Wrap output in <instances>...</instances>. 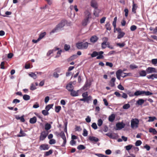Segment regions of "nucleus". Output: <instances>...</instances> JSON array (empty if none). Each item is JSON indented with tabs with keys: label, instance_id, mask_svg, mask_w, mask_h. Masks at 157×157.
<instances>
[{
	"label": "nucleus",
	"instance_id": "nucleus-26",
	"mask_svg": "<svg viewBox=\"0 0 157 157\" xmlns=\"http://www.w3.org/2000/svg\"><path fill=\"white\" fill-rule=\"evenodd\" d=\"M23 99L25 101H28L30 99V96L27 94H24L23 96Z\"/></svg>",
	"mask_w": 157,
	"mask_h": 157
},
{
	"label": "nucleus",
	"instance_id": "nucleus-40",
	"mask_svg": "<svg viewBox=\"0 0 157 157\" xmlns=\"http://www.w3.org/2000/svg\"><path fill=\"white\" fill-rule=\"evenodd\" d=\"M61 109V107L60 106L55 107V110L56 113H59Z\"/></svg>",
	"mask_w": 157,
	"mask_h": 157
},
{
	"label": "nucleus",
	"instance_id": "nucleus-32",
	"mask_svg": "<svg viewBox=\"0 0 157 157\" xmlns=\"http://www.w3.org/2000/svg\"><path fill=\"white\" fill-rule=\"evenodd\" d=\"M51 125L49 123H47L45 125V129L46 130H48L51 128Z\"/></svg>",
	"mask_w": 157,
	"mask_h": 157
},
{
	"label": "nucleus",
	"instance_id": "nucleus-33",
	"mask_svg": "<svg viewBox=\"0 0 157 157\" xmlns=\"http://www.w3.org/2000/svg\"><path fill=\"white\" fill-rule=\"evenodd\" d=\"M148 118L149 119L148 120V121L149 122L153 121L156 119L155 117H148Z\"/></svg>",
	"mask_w": 157,
	"mask_h": 157
},
{
	"label": "nucleus",
	"instance_id": "nucleus-17",
	"mask_svg": "<svg viewBox=\"0 0 157 157\" xmlns=\"http://www.w3.org/2000/svg\"><path fill=\"white\" fill-rule=\"evenodd\" d=\"M104 52L103 51H100L98 52V56L96 57L97 59H103L104 58V56L102 55Z\"/></svg>",
	"mask_w": 157,
	"mask_h": 157
},
{
	"label": "nucleus",
	"instance_id": "nucleus-20",
	"mask_svg": "<svg viewBox=\"0 0 157 157\" xmlns=\"http://www.w3.org/2000/svg\"><path fill=\"white\" fill-rule=\"evenodd\" d=\"M24 117V116H22L21 117H20L18 116H16L15 118L17 120H20L21 122H24L25 121V120Z\"/></svg>",
	"mask_w": 157,
	"mask_h": 157
},
{
	"label": "nucleus",
	"instance_id": "nucleus-53",
	"mask_svg": "<svg viewBox=\"0 0 157 157\" xmlns=\"http://www.w3.org/2000/svg\"><path fill=\"white\" fill-rule=\"evenodd\" d=\"M53 76L55 78H58L59 77V75L57 73V72H54L53 74Z\"/></svg>",
	"mask_w": 157,
	"mask_h": 157
},
{
	"label": "nucleus",
	"instance_id": "nucleus-12",
	"mask_svg": "<svg viewBox=\"0 0 157 157\" xmlns=\"http://www.w3.org/2000/svg\"><path fill=\"white\" fill-rule=\"evenodd\" d=\"M66 88L69 91H70L72 90L74 88L73 86L72 85L71 83H69L67 84L66 86Z\"/></svg>",
	"mask_w": 157,
	"mask_h": 157
},
{
	"label": "nucleus",
	"instance_id": "nucleus-44",
	"mask_svg": "<svg viewBox=\"0 0 157 157\" xmlns=\"http://www.w3.org/2000/svg\"><path fill=\"white\" fill-rule=\"evenodd\" d=\"M42 113L44 116H46L48 115L49 114L48 111L46 110H43L42 111Z\"/></svg>",
	"mask_w": 157,
	"mask_h": 157
},
{
	"label": "nucleus",
	"instance_id": "nucleus-28",
	"mask_svg": "<svg viewBox=\"0 0 157 157\" xmlns=\"http://www.w3.org/2000/svg\"><path fill=\"white\" fill-rule=\"evenodd\" d=\"M91 98V97L90 96L87 98H83L80 99V100L88 102L89 100H90Z\"/></svg>",
	"mask_w": 157,
	"mask_h": 157
},
{
	"label": "nucleus",
	"instance_id": "nucleus-55",
	"mask_svg": "<svg viewBox=\"0 0 157 157\" xmlns=\"http://www.w3.org/2000/svg\"><path fill=\"white\" fill-rule=\"evenodd\" d=\"M106 17H103L100 19V23L101 24H103L104 23Z\"/></svg>",
	"mask_w": 157,
	"mask_h": 157
},
{
	"label": "nucleus",
	"instance_id": "nucleus-23",
	"mask_svg": "<svg viewBox=\"0 0 157 157\" xmlns=\"http://www.w3.org/2000/svg\"><path fill=\"white\" fill-rule=\"evenodd\" d=\"M149 132L151 133H152L154 135H156L157 134V131L155 129L152 128H149Z\"/></svg>",
	"mask_w": 157,
	"mask_h": 157
},
{
	"label": "nucleus",
	"instance_id": "nucleus-60",
	"mask_svg": "<svg viewBox=\"0 0 157 157\" xmlns=\"http://www.w3.org/2000/svg\"><path fill=\"white\" fill-rule=\"evenodd\" d=\"M144 148L146 149L147 150V151H149L150 149V146L147 144H146L145 146H144Z\"/></svg>",
	"mask_w": 157,
	"mask_h": 157
},
{
	"label": "nucleus",
	"instance_id": "nucleus-34",
	"mask_svg": "<svg viewBox=\"0 0 157 157\" xmlns=\"http://www.w3.org/2000/svg\"><path fill=\"white\" fill-rule=\"evenodd\" d=\"M46 33L45 32H44L43 33H41L40 35L39 39L40 40L42 38H43L44 36L46 35Z\"/></svg>",
	"mask_w": 157,
	"mask_h": 157
},
{
	"label": "nucleus",
	"instance_id": "nucleus-62",
	"mask_svg": "<svg viewBox=\"0 0 157 157\" xmlns=\"http://www.w3.org/2000/svg\"><path fill=\"white\" fill-rule=\"evenodd\" d=\"M20 102V100L17 99H15L13 100V103L17 104Z\"/></svg>",
	"mask_w": 157,
	"mask_h": 157
},
{
	"label": "nucleus",
	"instance_id": "nucleus-2",
	"mask_svg": "<svg viewBox=\"0 0 157 157\" xmlns=\"http://www.w3.org/2000/svg\"><path fill=\"white\" fill-rule=\"evenodd\" d=\"M90 44L87 42L83 43L82 42L78 43L76 44V47L79 49H86L88 47V44Z\"/></svg>",
	"mask_w": 157,
	"mask_h": 157
},
{
	"label": "nucleus",
	"instance_id": "nucleus-35",
	"mask_svg": "<svg viewBox=\"0 0 157 157\" xmlns=\"http://www.w3.org/2000/svg\"><path fill=\"white\" fill-rule=\"evenodd\" d=\"M86 147L83 145H79L77 147V148L79 150H82L85 149Z\"/></svg>",
	"mask_w": 157,
	"mask_h": 157
},
{
	"label": "nucleus",
	"instance_id": "nucleus-3",
	"mask_svg": "<svg viewBox=\"0 0 157 157\" xmlns=\"http://www.w3.org/2000/svg\"><path fill=\"white\" fill-rule=\"evenodd\" d=\"M65 23L64 20H62L61 21L58 25H56V27L53 29L51 33H54L59 29H61L65 25Z\"/></svg>",
	"mask_w": 157,
	"mask_h": 157
},
{
	"label": "nucleus",
	"instance_id": "nucleus-4",
	"mask_svg": "<svg viewBox=\"0 0 157 157\" xmlns=\"http://www.w3.org/2000/svg\"><path fill=\"white\" fill-rule=\"evenodd\" d=\"M139 121L138 119L135 118L132 119L131 121V127L132 128H137L138 127Z\"/></svg>",
	"mask_w": 157,
	"mask_h": 157
},
{
	"label": "nucleus",
	"instance_id": "nucleus-27",
	"mask_svg": "<svg viewBox=\"0 0 157 157\" xmlns=\"http://www.w3.org/2000/svg\"><path fill=\"white\" fill-rule=\"evenodd\" d=\"M144 102V101L143 99H139L136 102L139 105H141L143 104Z\"/></svg>",
	"mask_w": 157,
	"mask_h": 157
},
{
	"label": "nucleus",
	"instance_id": "nucleus-56",
	"mask_svg": "<svg viewBox=\"0 0 157 157\" xmlns=\"http://www.w3.org/2000/svg\"><path fill=\"white\" fill-rule=\"evenodd\" d=\"M117 45L120 47H122L125 46V44L124 43H117Z\"/></svg>",
	"mask_w": 157,
	"mask_h": 157
},
{
	"label": "nucleus",
	"instance_id": "nucleus-37",
	"mask_svg": "<svg viewBox=\"0 0 157 157\" xmlns=\"http://www.w3.org/2000/svg\"><path fill=\"white\" fill-rule=\"evenodd\" d=\"M98 55V52H97L96 51H94L93 52L92 54L91 55V56L92 57H94Z\"/></svg>",
	"mask_w": 157,
	"mask_h": 157
},
{
	"label": "nucleus",
	"instance_id": "nucleus-30",
	"mask_svg": "<svg viewBox=\"0 0 157 157\" xmlns=\"http://www.w3.org/2000/svg\"><path fill=\"white\" fill-rule=\"evenodd\" d=\"M137 6L136 4L133 3L132 8V12H134V13H136V10L137 9Z\"/></svg>",
	"mask_w": 157,
	"mask_h": 157
},
{
	"label": "nucleus",
	"instance_id": "nucleus-45",
	"mask_svg": "<svg viewBox=\"0 0 157 157\" xmlns=\"http://www.w3.org/2000/svg\"><path fill=\"white\" fill-rule=\"evenodd\" d=\"M151 63L154 65H156L157 66V59H153L151 60Z\"/></svg>",
	"mask_w": 157,
	"mask_h": 157
},
{
	"label": "nucleus",
	"instance_id": "nucleus-18",
	"mask_svg": "<svg viewBox=\"0 0 157 157\" xmlns=\"http://www.w3.org/2000/svg\"><path fill=\"white\" fill-rule=\"evenodd\" d=\"M144 91H140V90H138L137 91H136L134 94V95L135 96H139L142 94H144Z\"/></svg>",
	"mask_w": 157,
	"mask_h": 157
},
{
	"label": "nucleus",
	"instance_id": "nucleus-61",
	"mask_svg": "<svg viewBox=\"0 0 157 157\" xmlns=\"http://www.w3.org/2000/svg\"><path fill=\"white\" fill-rule=\"evenodd\" d=\"M117 88L119 89H120V90H124V87L121 84H120L118 86Z\"/></svg>",
	"mask_w": 157,
	"mask_h": 157
},
{
	"label": "nucleus",
	"instance_id": "nucleus-31",
	"mask_svg": "<svg viewBox=\"0 0 157 157\" xmlns=\"http://www.w3.org/2000/svg\"><path fill=\"white\" fill-rule=\"evenodd\" d=\"M117 19V17H115L114 19V20H113V23H112L114 27V30L116 28V24Z\"/></svg>",
	"mask_w": 157,
	"mask_h": 157
},
{
	"label": "nucleus",
	"instance_id": "nucleus-22",
	"mask_svg": "<svg viewBox=\"0 0 157 157\" xmlns=\"http://www.w3.org/2000/svg\"><path fill=\"white\" fill-rule=\"evenodd\" d=\"M115 118V115L114 114H112L109 117V120L110 122H113Z\"/></svg>",
	"mask_w": 157,
	"mask_h": 157
},
{
	"label": "nucleus",
	"instance_id": "nucleus-59",
	"mask_svg": "<svg viewBox=\"0 0 157 157\" xmlns=\"http://www.w3.org/2000/svg\"><path fill=\"white\" fill-rule=\"evenodd\" d=\"M36 87H35V86L34 84H31L30 89L31 90H34L36 89Z\"/></svg>",
	"mask_w": 157,
	"mask_h": 157
},
{
	"label": "nucleus",
	"instance_id": "nucleus-15",
	"mask_svg": "<svg viewBox=\"0 0 157 157\" xmlns=\"http://www.w3.org/2000/svg\"><path fill=\"white\" fill-rule=\"evenodd\" d=\"M147 72L146 71H144V70H141V71H139V74L140 76L141 77H144L146 75H147Z\"/></svg>",
	"mask_w": 157,
	"mask_h": 157
},
{
	"label": "nucleus",
	"instance_id": "nucleus-48",
	"mask_svg": "<svg viewBox=\"0 0 157 157\" xmlns=\"http://www.w3.org/2000/svg\"><path fill=\"white\" fill-rule=\"evenodd\" d=\"M138 67L137 66H136L135 65H133V64H131L130 65V68L131 69H134L135 68H138Z\"/></svg>",
	"mask_w": 157,
	"mask_h": 157
},
{
	"label": "nucleus",
	"instance_id": "nucleus-63",
	"mask_svg": "<svg viewBox=\"0 0 157 157\" xmlns=\"http://www.w3.org/2000/svg\"><path fill=\"white\" fill-rule=\"evenodd\" d=\"M76 142L74 140H72L70 142V144L72 146L75 144Z\"/></svg>",
	"mask_w": 157,
	"mask_h": 157
},
{
	"label": "nucleus",
	"instance_id": "nucleus-8",
	"mask_svg": "<svg viewBox=\"0 0 157 157\" xmlns=\"http://www.w3.org/2000/svg\"><path fill=\"white\" fill-rule=\"evenodd\" d=\"M49 148L48 145L47 144H44L41 145L39 147L40 149L41 150H48Z\"/></svg>",
	"mask_w": 157,
	"mask_h": 157
},
{
	"label": "nucleus",
	"instance_id": "nucleus-14",
	"mask_svg": "<svg viewBox=\"0 0 157 157\" xmlns=\"http://www.w3.org/2000/svg\"><path fill=\"white\" fill-rule=\"evenodd\" d=\"M116 81V78L115 77L112 78L109 82V85L112 87H114L115 85V82Z\"/></svg>",
	"mask_w": 157,
	"mask_h": 157
},
{
	"label": "nucleus",
	"instance_id": "nucleus-52",
	"mask_svg": "<svg viewBox=\"0 0 157 157\" xmlns=\"http://www.w3.org/2000/svg\"><path fill=\"white\" fill-rule=\"evenodd\" d=\"M144 94H145L146 95H151L153 94L152 93H151L149 91H144Z\"/></svg>",
	"mask_w": 157,
	"mask_h": 157
},
{
	"label": "nucleus",
	"instance_id": "nucleus-42",
	"mask_svg": "<svg viewBox=\"0 0 157 157\" xmlns=\"http://www.w3.org/2000/svg\"><path fill=\"white\" fill-rule=\"evenodd\" d=\"M130 107V105L128 104H127L124 105L123 106V108L124 109H127L129 108Z\"/></svg>",
	"mask_w": 157,
	"mask_h": 157
},
{
	"label": "nucleus",
	"instance_id": "nucleus-41",
	"mask_svg": "<svg viewBox=\"0 0 157 157\" xmlns=\"http://www.w3.org/2000/svg\"><path fill=\"white\" fill-rule=\"evenodd\" d=\"M132 147H133L132 145L130 144V145H128L125 146V147L127 151H128L130 150Z\"/></svg>",
	"mask_w": 157,
	"mask_h": 157
},
{
	"label": "nucleus",
	"instance_id": "nucleus-11",
	"mask_svg": "<svg viewBox=\"0 0 157 157\" xmlns=\"http://www.w3.org/2000/svg\"><path fill=\"white\" fill-rule=\"evenodd\" d=\"M123 71L121 69H119L117 70L116 72V75L117 78L119 79H120L121 76H122L121 74L122 73Z\"/></svg>",
	"mask_w": 157,
	"mask_h": 157
},
{
	"label": "nucleus",
	"instance_id": "nucleus-46",
	"mask_svg": "<svg viewBox=\"0 0 157 157\" xmlns=\"http://www.w3.org/2000/svg\"><path fill=\"white\" fill-rule=\"evenodd\" d=\"M70 46L69 45L65 44L64 45V49L66 51L70 49Z\"/></svg>",
	"mask_w": 157,
	"mask_h": 157
},
{
	"label": "nucleus",
	"instance_id": "nucleus-54",
	"mask_svg": "<svg viewBox=\"0 0 157 157\" xmlns=\"http://www.w3.org/2000/svg\"><path fill=\"white\" fill-rule=\"evenodd\" d=\"M92 128L94 129H96L98 127L96 123H93L91 125Z\"/></svg>",
	"mask_w": 157,
	"mask_h": 157
},
{
	"label": "nucleus",
	"instance_id": "nucleus-57",
	"mask_svg": "<svg viewBox=\"0 0 157 157\" xmlns=\"http://www.w3.org/2000/svg\"><path fill=\"white\" fill-rule=\"evenodd\" d=\"M105 65L106 66H109L110 67H112L113 66V64L111 63L107 62L106 63Z\"/></svg>",
	"mask_w": 157,
	"mask_h": 157
},
{
	"label": "nucleus",
	"instance_id": "nucleus-21",
	"mask_svg": "<svg viewBox=\"0 0 157 157\" xmlns=\"http://www.w3.org/2000/svg\"><path fill=\"white\" fill-rule=\"evenodd\" d=\"M125 33L124 32H122L118 33V35L117 38L118 39H120L122 38L125 35Z\"/></svg>",
	"mask_w": 157,
	"mask_h": 157
},
{
	"label": "nucleus",
	"instance_id": "nucleus-5",
	"mask_svg": "<svg viewBox=\"0 0 157 157\" xmlns=\"http://www.w3.org/2000/svg\"><path fill=\"white\" fill-rule=\"evenodd\" d=\"M146 71L147 74L157 72V70L155 68L150 67L147 68L146 69Z\"/></svg>",
	"mask_w": 157,
	"mask_h": 157
},
{
	"label": "nucleus",
	"instance_id": "nucleus-64",
	"mask_svg": "<svg viewBox=\"0 0 157 157\" xmlns=\"http://www.w3.org/2000/svg\"><path fill=\"white\" fill-rule=\"evenodd\" d=\"M87 123H89L91 121V119L90 118L89 116H88L85 119Z\"/></svg>",
	"mask_w": 157,
	"mask_h": 157
},
{
	"label": "nucleus",
	"instance_id": "nucleus-43",
	"mask_svg": "<svg viewBox=\"0 0 157 157\" xmlns=\"http://www.w3.org/2000/svg\"><path fill=\"white\" fill-rule=\"evenodd\" d=\"M83 133L82 135L84 136H86L88 135V132L85 128L83 129Z\"/></svg>",
	"mask_w": 157,
	"mask_h": 157
},
{
	"label": "nucleus",
	"instance_id": "nucleus-9",
	"mask_svg": "<svg viewBox=\"0 0 157 157\" xmlns=\"http://www.w3.org/2000/svg\"><path fill=\"white\" fill-rule=\"evenodd\" d=\"M90 5L95 9H97L98 8V5L97 2L95 0H92L90 2Z\"/></svg>",
	"mask_w": 157,
	"mask_h": 157
},
{
	"label": "nucleus",
	"instance_id": "nucleus-19",
	"mask_svg": "<svg viewBox=\"0 0 157 157\" xmlns=\"http://www.w3.org/2000/svg\"><path fill=\"white\" fill-rule=\"evenodd\" d=\"M20 133L21 134H18L17 135V136L21 137L22 136H26V134L22 130V129L21 128Z\"/></svg>",
	"mask_w": 157,
	"mask_h": 157
},
{
	"label": "nucleus",
	"instance_id": "nucleus-38",
	"mask_svg": "<svg viewBox=\"0 0 157 157\" xmlns=\"http://www.w3.org/2000/svg\"><path fill=\"white\" fill-rule=\"evenodd\" d=\"M53 104H49L46 106L45 109L47 110L48 111L49 109L52 108Z\"/></svg>",
	"mask_w": 157,
	"mask_h": 157
},
{
	"label": "nucleus",
	"instance_id": "nucleus-6",
	"mask_svg": "<svg viewBox=\"0 0 157 157\" xmlns=\"http://www.w3.org/2000/svg\"><path fill=\"white\" fill-rule=\"evenodd\" d=\"M48 133L46 131H44L42 132L40 134V140H43L46 137L48 134Z\"/></svg>",
	"mask_w": 157,
	"mask_h": 157
},
{
	"label": "nucleus",
	"instance_id": "nucleus-36",
	"mask_svg": "<svg viewBox=\"0 0 157 157\" xmlns=\"http://www.w3.org/2000/svg\"><path fill=\"white\" fill-rule=\"evenodd\" d=\"M99 10L96 9L94 10V14L96 17H98L99 16Z\"/></svg>",
	"mask_w": 157,
	"mask_h": 157
},
{
	"label": "nucleus",
	"instance_id": "nucleus-25",
	"mask_svg": "<svg viewBox=\"0 0 157 157\" xmlns=\"http://www.w3.org/2000/svg\"><path fill=\"white\" fill-rule=\"evenodd\" d=\"M71 92V96H78V93L75 91V90H72L71 91H70Z\"/></svg>",
	"mask_w": 157,
	"mask_h": 157
},
{
	"label": "nucleus",
	"instance_id": "nucleus-10",
	"mask_svg": "<svg viewBox=\"0 0 157 157\" xmlns=\"http://www.w3.org/2000/svg\"><path fill=\"white\" fill-rule=\"evenodd\" d=\"M98 39V38L96 35L92 36L90 39V42L93 43L96 42Z\"/></svg>",
	"mask_w": 157,
	"mask_h": 157
},
{
	"label": "nucleus",
	"instance_id": "nucleus-49",
	"mask_svg": "<svg viewBox=\"0 0 157 157\" xmlns=\"http://www.w3.org/2000/svg\"><path fill=\"white\" fill-rule=\"evenodd\" d=\"M142 142L141 140H137L135 143V145L136 146H139L142 144Z\"/></svg>",
	"mask_w": 157,
	"mask_h": 157
},
{
	"label": "nucleus",
	"instance_id": "nucleus-7",
	"mask_svg": "<svg viewBox=\"0 0 157 157\" xmlns=\"http://www.w3.org/2000/svg\"><path fill=\"white\" fill-rule=\"evenodd\" d=\"M116 125V130H119L124 128L125 126V124L123 122H119L117 123Z\"/></svg>",
	"mask_w": 157,
	"mask_h": 157
},
{
	"label": "nucleus",
	"instance_id": "nucleus-51",
	"mask_svg": "<svg viewBox=\"0 0 157 157\" xmlns=\"http://www.w3.org/2000/svg\"><path fill=\"white\" fill-rule=\"evenodd\" d=\"M137 29V27L135 25H132L130 27V30L132 31H134Z\"/></svg>",
	"mask_w": 157,
	"mask_h": 157
},
{
	"label": "nucleus",
	"instance_id": "nucleus-39",
	"mask_svg": "<svg viewBox=\"0 0 157 157\" xmlns=\"http://www.w3.org/2000/svg\"><path fill=\"white\" fill-rule=\"evenodd\" d=\"M29 75L34 79H36L37 78L36 75L35 74V73L32 72L31 73L29 74Z\"/></svg>",
	"mask_w": 157,
	"mask_h": 157
},
{
	"label": "nucleus",
	"instance_id": "nucleus-58",
	"mask_svg": "<svg viewBox=\"0 0 157 157\" xmlns=\"http://www.w3.org/2000/svg\"><path fill=\"white\" fill-rule=\"evenodd\" d=\"M124 12H125V16L126 17H127L128 16V9L127 8L125 9L124 10Z\"/></svg>",
	"mask_w": 157,
	"mask_h": 157
},
{
	"label": "nucleus",
	"instance_id": "nucleus-16",
	"mask_svg": "<svg viewBox=\"0 0 157 157\" xmlns=\"http://www.w3.org/2000/svg\"><path fill=\"white\" fill-rule=\"evenodd\" d=\"M37 121L36 118V117H34L31 118L29 120V122L32 124H34L36 123Z\"/></svg>",
	"mask_w": 157,
	"mask_h": 157
},
{
	"label": "nucleus",
	"instance_id": "nucleus-24",
	"mask_svg": "<svg viewBox=\"0 0 157 157\" xmlns=\"http://www.w3.org/2000/svg\"><path fill=\"white\" fill-rule=\"evenodd\" d=\"M105 27L106 29L108 30H110L111 29L110 26V24L109 22H107L106 23L105 25Z\"/></svg>",
	"mask_w": 157,
	"mask_h": 157
},
{
	"label": "nucleus",
	"instance_id": "nucleus-13",
	"mask_svg": "<svg viewBox=\"0 0 157 157\" xmlns=\"http://www.w3.org/2000/svg\"><path fill=\"white\" fill-rule=\"evenodd\" d=\"M89 140L91 142H97L99 141V139L94 136H90L89 137Z\"/></svg>",
	"mask_w": 157,
	"mask_h": 157
},
{
	"label": "nucleus",
	"instance_id": "nucleus-47",
	"mask_svg": "<svg viewBox=\"0 0 157 157\" xmlns=\"http://www.w3.org/2000/svg\"><path fill=\"white\" fill-rule=\"evenodd\" d=\"M56 143V141L54 139H51L49 141V144H55Z\"/></svg>",
	"mask_w": 157,
	"mask_h": 157
},
{
	"label": "nucleus",
	"instance_id": "nucleus-50",
	"mask_svg": "<svg viewBox=\"0 0 157 157\" xmlns=\"http://www.w3.org/2000/svg\"><path fill=\"white\" fill-rule=\"evenodd\" d=\"M103 123V121L101 119H99L98 120V126H101Z\"/></svg>",
	"mask_w": 157,
	"mask_h": 157
},
{
	"label": "nucleus",
	"instance_id": "nucleus-1",
	"mask_svg": "<svg viewBox=\"0 0 157 157\" xmlns=\"http://www.w3.org/2000/svg\"><path fill=\"white\" fill-rule=\"evenodd\" d=\"M85 17L82 21V25L83 26H86L89 21V19L91 17V14L88 10H86L85 12Z\"/></svg>",
	"mask_w": 157,
	"mask_h": 157
},
{
	"label": "nucleus",
	"instance_id": "nucleus-29",
	"mask_svg": "<svg viewBox=\"0 0 157 157\" xmlns=\"http://www.w3.org/2000/svg\"><path fill=\"white\" fill-rule=\"evenodd\" d=\"M52 152L53 150L52 149H50L49 151L45 152L44 155L46 156H48L52 154Z\"/></svg>",
	"mask_w": 157,
	"mask_h": 157
}]
</instances>
